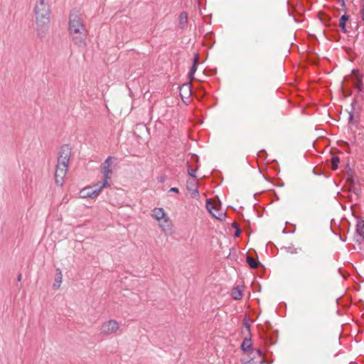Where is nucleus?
<instances>
[{
	"label": "nucleus",
	"mask_w": 364,
	"mask_h": 364,
	"mask_svg": "<svg viewBox=\"0 0 364 364\" xmlns=\"http://www.w3.org/2000/svg\"><path fill=\"white\" fill-rule=\"evenodd\" d=\"M68 30L72 40L75 45L86 46L87 30L81 14L76 9L70 11Z\"/></svg>",
	"instance_id": "1"
},
{
	"label": "nucleus",
	"mask_w": 364,
	"mask_h": 364,
	"mask_svg": "<svg viewBox=\"0 0 364 364\" xmlns=\"http://www.w3.org/2000/svg\"><path fill=\"white\" fill-rule=\"evenodd\" d=\"M34 10L38 36L43 37L50 26V6L44 0H39Z\"/></svg>",
	"instance_id": "2"
},
{
	"label": "nucleus",
	"mask_w": 364,
	"mask_h": 364,
	"mask_svg": "<svg viewBox=\"0 0 364 364\" xmlns=\"http://www.w3.org/2000/svg\"><path fill=\"white\" fill-rule=\"evenodd\" d=\"M70 154L71 148L69 145L65 144L61 146L55 173V183L58 186H63V184L64 178L68 170Z\"/></svg>",
	"instance_id": "3"
},
{
	"label": "nucleus",
	"mask_w": 364,
	"mask_h": 364,
	"mask_svg": "<svg viewBox=\"0 0 364 364\" xmlns=\"http://www.w3.org/2000/svg\"><path fill=\"white\" fill-rule=\"evenodd\" d=\"M109 186V183L107 182H97L93 186H87L82 188L79 194L81 198H93L97 197L101 191Z\"/></svg>",
	"instance_id": "4"
},
{
	"label": "nucleus",
	"mask_w": 364,
	"mask_h": 364,
	"mask_svg": "<svg viewBox=\"0 0 364 364\" xmlns=\"http://www.w3.org/2000/svg\"><path fill=\"white\" fill-rule=\"evenodd\" d=\"M119 327L120 326L117 321L110 319L104 322L101 325L100 331L101 334L110 336L117 333L119 329Z\"/></svg>",
	"instance_id": "5"
},
{
	"label": "nucleus",
	"mask_w": 364,
	"mask_h": 364,
	"mask_svg": "<svg viewBox=\"0 0 364 364\" xmlns=\"http://www.w3.org/2000/svg\"><path fill=\"white\" fill-rule=\"evenodd\" d=\"M114 158L112 156H108L104 163L101 165V172L103 174V181L102 182L109 183L108 181L111 178L112 170L111 165Z\"/></svg>",
	"instance_id": "6"
},
{
	"label": "nucleus",
	"mask_w": 364,
	"mask_h": 364,
	"mask_svg": "<svg viewBox=\"0 0 364 364\" xmlns=\"http://www.w3.org/2000/svg\"><path fill=\"white\" fill-rule=\"evenodd\" d=\"M206 208L209 213L218 220H223L225 218V213L219 209L210 199L206 200Z\"/></svg>",
	"instance_id": "7"
},
{
	"label": "nucleus",
	"mask_w": 364,
	"mask_h": 364,
	"mask_svg": "<svg viewBox=\"0 0 364 364\" xmlns=\"http://www.w3.org/2000/svg\"><path fill=\"white\" fill-rule=\"evenodd\" d=\"M159 223L160 227L165 233L170 234L172 232L173 225L168 216H166Z\"/></svg>",
	"instance_id": "8"
},
{
	"label": "nucleus",
	"mask_w": 364,
	"mask_h": 364,
	"mask_svg": "<svg viewBox=\"0 0 364 364\" xmlns=\"http://www.w3.org/2000/svg\"><path fill=\"white\" fill-rule=\"evenodd\" d=\"M178 28L181 30H185L188 28V14L186 11L181 12L178 17Z\"/></svg>",
	"instance_id": "9"
},
{
	"label": "nucleus",
	"mask_w": 364,
	"mask_h": 364,
	"mask_svg": "<svg viewBox=\"0 0 364 364\" xmlns=\"http://www.w3.org/2000/svg\"><path fill=\"white\" fill-rule=\"evenodd\" d=\"M199 54L198 53H194L193 58V65L190 69L189 73H188V77L191 80H193L194 77V75L197 70V68L199 63Z\"/></svg>",
	"instance_id": "10"
},
{
	"label": "nucleus",
	"mask_w": 364,
	"mask_h": 364,
	"mask_svg": "<svg viewBox=\"0 0 364 364\" xmlns=\"http://www.w3.org/2000/svg\"><path fill=\"white\" fill-rule=\"evenodd\" d=\"M191 94V83H185L180 87V95L183 98H188Z\"/></svg>",
	"instance_id": "11"
},
{
	"label": "nucleus",
	"mask_w": 364,
	"mask_h": 364,
	"mask_svg": "<svg viewBox=\"0 0 364 364\" xmlns=\"http://www.w3.org/2000/svg\"><path fill=\"white\" fill-rule=\"evenodd\" d=\"M152 215L159 222H160L162 219H164L166 216H168L162 208H155L153 210Z\"/></svg>",
	"instance_id": "12"
},
{
	"label": "nucleus",
	"mask_w": 364,
	"mask_h": 364,
	"mask_svg": "<svg viewBox=\"0 0 364 364\" xmlns=\"http://www.w3.org/2000/svg\"><path fill=\"white\" fill-rule=\"evenodd\" d=\"M252 340L251 337L245 338L241 344V349L246 353H249L252 349Z\"/></svg>",
	"instance_id": "13"
},
{
	"label": "nucleus",
	"mask_w": 364,
	"mask_h": 364,
	"mask_svg": "<svg viewBox=\"0 0 364 364\" xmlns=\"http://www.w3.org/2000/svg\"><path fill=\"white\" fill-rule=\"evenodd\" d=\"M62 281H63L62 272H61V270L59 268H58L56 269V277H55V282L53 284V287L55 289H58L60 287Z\"/></svg>",
	"instance_id": "14"
},
{
	"label": "nucleus",
	"mask_w": 364,
	"mask_h": 364,
	"mask_svg": "<svg viewBox=\"0 0 364 364\" xmlns=\"http://www.w3.org/2000/svg\"><path fill=\"white\" fill-rule=\"evenodd\" d=\"M349 17L350 16L348 14H345L343 16H341V17L339 20V26L343 33H346L347 31L346 24V22L348 21Z\"/></svg>",
	"instance_id": "15"
},
{
	"label": "nucleus",
	"mask_w": 364,
	"mask_h": 364,
	"mask_svg": "<svg viewBox=\"0 0 364 364\" xmlns=\"http://www.w3.org/2000/svg\"><path fill=\"white\" fill-rule=\"evenodd\" d=\"M356 232L364 240V220L358 222L356 225Z\"/></svg>",
	"instance_id": "16"
},
{
	"label": "nucleus",
	"mask_w": 364,
	"mask_h": 364,
	"mask_svg": "<svg viewBox=\"0 0 364 364\" xmlns=\"http://www.w3.org/2000/svg\"><path fill=\"white\" fill-rule=\"evenodd\" d=\"M232 296L234 299H240L242 297V293L240 290L239 287H235L232 291Z\"/></svg>",
	"instance_id": "17"
},
{
	"label": "nucleus",
	"mask_w": 364,
	"mask_h": 364,
	"mask_svg": "<svg viewBox=\"0 0 364 364\" xmlns=\"http://www.w3.org/2000/svg\"><path fill=\"white\" fill-rule=\"evenodd\" d=\"M247 264H249V266L252 268V269H256L258 267V261L255 259L254 258L251 257H247Z\"/></svg>",
	"instance_id": "18"
},
{
	"label": "nucleus",
	"mask_w": 364,
	"mask_h": 364,
	"mask_svg": "<svg viewBox=\"0 0 364 364\" xmlns=\"http://www.w3.org/2000/svg\"><path fill=\"white\" fill-rule=\"evenodd\" d=\"M285 250L287 252L289 253V254H291V255H296L297 254L299 251L301 250V248H297V247H294L293 245H291V246H288V247H284Z\"/></svg>",
	"instance_id": "19"
},
{
	"label": "nucleus",
	"mask_w": 364,
	"mask_h": 364,
	"mask_svg": "<svg viewBox=\"0 0 364 364\" xmlns=\"http://www.w3.org/2000/svg\"><path fill=\"white\" fill-rule=\"evenodd\" d=\"M264 361V358H257L255 356L247 362V364H262Z\"/></svg>",
	"instance_id": "20"
},
{
	"label": "nucleus",
	"mask_w": 364,
	"mask_h": 364,
	"mask_svg": "<svg viewBox=\"0 0 364 364\" xmlns=\"http://www.w3.org/2000/svg\"><path fill=\"white\" fill-rule=\"evenodd\" d=\"M318 16L323 23H326V22H329L331 20V17L322 11H319Z\"/></svg>",
	"instance_id": "21"
},
{
	"label": "nucleus",
	"mask_w": 364,
	"mask_h": 364,
	"mask_svg": "<svg viewBox=\"0 0 364 364\" xmlns=\"http://www.w3.org/2000/svg\"><path fill=\"white\" fill-rule=\"evenodd\" d=\"M331 161H332V168L333 170H336L338 168V164L340 161L339 158L337 156L332 157Z\"/></svg>",
	"instance_id": "22"
},
{
	"label": "nucleus",
	"mask_w": 364,
	"mask_h": 364,
	"mask_svg": "<svg viewBox=\"0 0 364 364\" xmlns=\"http://www.w3.org/2000/svg\"><path fill=\"white\" fill-rule=\"evenodd\" d=\"M311 47H298V51L301 54H304L306 53H310L311 50H310Z\"/></svg>",
	"instance_id": "23"
},
{
	"label": "nucleus",
	"mask_w": 364,
	"mask_h": 364,
	"mask_svg": "<svg viewBox=\"0 0 364 364\" xmlns=\"http://www.w3.org/2000/svg\"><path fill=\"white\" fill-rule=\"evenodd\" d=\"M243 325H244L245 328L247 329V331H248V333L250 335V324L247 319H245Z\"/></svg>",
	"instance_id": "24"
},
{
	"label": "nucleus",
	"mask_w": 364,
	"mask_h": 364,
	"mask_svg": "<svg viewBox=\"0 0 364 364\" xmlns=\"http://www.w3.org/2000/svg\"><path fill=\"white\" fill-rule=\"evenodd\" d=\"M196 171H197V169L188 168V173L191 177H196Z\"/></svg>",
	"instance_id": "25"
},
{
	"label": "nucleus",
	"mask_w": 364,
	"mask_h": 364,
	"mask_svg": "<svg viewBox=\"0 0 364 364\" xmlns=\"http://www.w3.org/2000/svg\"><path fill=\"white\" fill-rule=\"evenodd\" d=\"M255 353L257 354V358H264V355L262 354V351L260 349L255 350Z\"/></svg>",
	"instance_id": "26"
},
{
	"label": "nucleus",
	"mask_w": 364,
	"mask_h": 364,
	"mask_svg": "<svg viewBox=\"0 0 364 364\" xmlns=\"http://www.w3.org/2000/svg\"><path fill=\"white\" fill-rule=\"evenodd\" d=\"M348 122H349V123L354 124V122H353V114L352 112L349 113Z\"/></svg>",
	"instance_id": "27"
},
{
	"label": "nucleus",
	"mask_w": 364,
	"mask_h": 364,
	"mask_svg": "<svg viewBox=\"0 0 364 364\" xmlns=\"http://www.w3.org/2000/svg\"><path fill=\"white\" fill-rule=\"evenodd\" d=\"M199 193H198V189H194L192 192V197L193 198H196L198 196Z\"/></svg>",
	"instance_id": "28"
},
{
	"label": "nucleus",
	"mask_w": 364,
	"mask_h": 364,
	"mask_svg": "<svg viewBox=\"0 0 364 364\" xmlns=\"http://www.w3.org/2000/svg\"><path fill=\"white\" fill-rule=\"evenodd\" d=\"M341 3V6L343 9H346L345 0H338Z\"/></svg>",
	"instance_id": "29"
},
{
	"label": "nucleus",
	"mask_w": 364,
	"mask_h": 364,
	"mask_svg": "<svg viewBox=\"0 0 364 364\" xmlns=\"http://www.w3.org/2000/svg\"><path fill=\"white\" fill-rule=\"evenodd\" d=\"M170 191L171 192H173V193H178L179 191H178V188H176V187H173L170 189Z\"/></svg>",
	"instance_id": "30"
},
{
	"label": "nucleus",
	"mask_w": 364,
	"mask_h": 364,
	"mask_svg": "<svg viewBox=\"0 0 364 364\" xmlns=\"http://www.w3.org/2000/svg\"><path fill=\"white\" fill-rule=\"evenodd\" d=\"M362 19L364 21V8L362 9Z\"/></svg>",
	"instance_id": "31"
},
{
	"label": "nucleus",
	"mask_w": 364,
	"mask_h": 364,
	"mask_svg": "<svg viewBox=\"0 0 364 364\" xmlns=\"http://www.w3.org/2000/svg\"><path fill=\"white\" fill-rule=\"evenodd\" d=\"M21 278H22V275L21 274H19L18 276V281H21Z\"/></svg>",
	"instance_id": "32"
},
{
	"label": "nucleus",
	"mask_w": 364,
	"mask_h": 364,
	"mask_svg": "<svg viewBox=\"0 0 364 364\" xmlns=\"http://www.w3.org/2000/svg\"><path fill=\"white\" fill-rule=\"evenodd\" d=\"M212 36V34L211 33H208L205 36V37L208 38H211Z\"/></svg>",
	"instance_id": "33"
},
{
	"label": "nucleus",
	"mask_w": 364,
	"mask_h": 364,
	"mask_svg": "<svg viewBox=\"0 0 364 364\" xmlns=\"http://www.w3.org/2000/svg\"><path fill=\"white\" fill-rule=\"evenodd\" d=\"M232 226H233L234 228H237V229L238 228L237 225V223H234L232 224Z\"/></svg>",
	"instance_id": "34"
},
{
	"label": "nucleus",
	"mask_w": 364,
	"mask_h": 364,
	"mask_svg": "<svg viewBox=\"0 0 364 364\" xmlns=\"http://www.w3.org/2000/svg\"><path fill=\"white\" fill-rule=\"evenodd\" d=\"M239 234H240V230L237 228L235 235H236V236H238Z\"/></svg>",
	"instance_id": "35"
},
{
	"label": "nucleus",
	"mask_w": 364,
	"mask_h": 364,
	"mask_svg": "<svg viewBox=\"0 0 364 364\" xmlns=\"http://www.w3.org/2000/svg\"><path fill=\"white\" fill-rule=\"evenodd\" d=\"M290 46H296V44H295L294 43H291Z\"/></svg>",
	"instance_id": "36"
},
{
	"label": "nucleus",
	"mask_w": 364,
	"mask_h": 364,
	"mask_svg": "<svg viewBox=\"0 0 364 364\" xmlns=\"http://www.w3.org/2000/svg\"><path fill=\"white\" fill-rule=\"evenodd\" d=\"M202 46H208V45H207V44H205V43H203V45H202Z\"/></svg>",
	"instance_id": "37"
}]
</instances>
